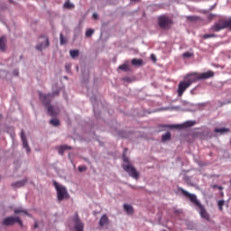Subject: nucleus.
Instances as JSON below:
<instances>
[{"instance_id": "28", "label": "nucleus", "mask_w": 231, "mask_h": 231, "mask_svg": "<svg viewBox=\"0 0 231 231\" xmlns=\"http://www.w3.org/2000/svg\"><path fill=\"white\" fill-rule=\"evenodd\" d=\"M60 44L68 43V39H66L62 33L60 34Z\"/></svg>"}, {"instance_id": "41", "label": "nucleus", "mask_w": 231, "mask_h": 231, "mask_svg": "<svg viewBox=\"0 0 231 231\" xmlns=\"http://www.w3.org/2000/svg\"><path fill=\"white\" fill-rule=\"evenodd\" d=\"M35 228H37V224H35Z\"/></svg>"}, {"instance_id": "22", "label": "nucleus", "mask_w": 231, "mask_h": 231, "mask_svg": "<svg viewBox=\"0 0 231 231\" xmlns=\"http://www.w3.org/2000/svg\"><path fill=\"white\" fill-rule=\"evenodd\" d=\"M50 124L54 127H58V125H60V121L57 118H54V119H51Z\"/></svg>"}, {"instance_id": "16", "label": "nucleus", "mask_w": 231, "mask_h": 231, "mask_svg": "<svg viewBox=\"0 0 231 231\" xmlns=\"http://www.w3.org/2000/svg\"><path fill=\"white\" fill-rule=\"evenodd\" d=\"M124 208H125L126 214H128L129 216H133V214L134 213V209L133 208V206H131L129 204H125Z\"/></svg>"}, {"instance_id": "6", "label": "nucleus", "mask_w": 231, "mask_h": 231, "mask_svg": "<svg viewBox=\"0 0 231 231\" xmlns=\"http://www.w3.org/2000/svg\"><path fill=\"white\" fill-rule=\"evenodd\" d=\"M123 169L124 171H125V172H127V174L131 177L134 178V180H138L140 178V173H138V171H136V168H134V166H133V164L128 163L123 164Z\"/></svg>"}, {"instance_id": "21", "label": "nucleus", "mask_w": 231, "mask_h": 231, "mask_svg": "<svg viewBox=\"0 0 231 231\" xmlns=\"http://www.w3.org/2000/svg\"><path fill=\"white\" fill-rule=\"evenodd\" d=\"M215 133H220V134H223L224 133H230V129H228V128H215Z\"/></svg>"}, {"instance_id": "34", "label": "nucleus", "mask_w": 231, "mask_h": 231, "mask_svg": "<svg viewBox=\"0 0 231 231\" xmlns=\"http://www.w3.org/2000/svg\"><path fill=\"white\" fill-rule=\"evenodd\" d=\"M78 170H79V172H84V171H88V167L79 166Z\"/></svg>"}, {"instance_id": "39", "label": "nucleus", "mask_w": 231, "mask_h": 231, "mask_svg": "<svg viewBox=\"0 0 231 231\" xmlns=\"http://www.w3.org/2000/svg\"><path fill=\"white\" fill-rule=\"evenodd\" d=\"M93 19H98V14L97 13L93 14Z\"/></svg>"}, {"instance_id": "4", "label": "nucleus", "mask_w": 231, "mask_h": 231, "mask_svg": "<svg viewBox=\"0 0 231 231\" xmlns=\"http://www.w3.org/2000/svg\"><path fill=\"white\" fill-rule=\"evenodd\" d=\"M53 185L56 189L58 201H64V199H69V193H68V189H66V187L60 186L55 180L53 181Z\"/></svg>"}, {"instance_id": "18", "label": "nucleus", "mask_w": 231, "mask_h": 231, "mask_svg": "<svg viewBox=\"0 0 231 231\" xmlns=\"http://www.w3.org/2000/svg\"><path fill=\"white\" fill-rule=\"evenodd\" d=\"M132 66H143V60L140 59H133Z\"/></svg>"}, {"instance_id": "25", "label": "nucleus", "mask_w": 231, "mask_h": 231, "mask_svg": "<svg viewBox=\"0 0 231 231\" xmlns=\"http://www.w3.org/2000/svg\"><path fill=\"white\" fill-rule=\"evenodd\" d=\"M171 132H168V133H166L165 134H163L162 136V142H169V140H171Z\"/></svg>"}, {"instance_id": "7", "label": "nucleus", "mask_w": 231, "mask_h": 231, "mask_svg": "<svg viewBox=\"0 0 231 231\" xmlns=\"http://www.w3.org/2000/svg\"><path fill=\"white\" fill-rule=\"evenodd\" d=\"M15 223H18L20 226H23V220L19 217H7L4 218L2 225L4 226H12L15 225Z\"/></svg>"}, {"instance_id": "42", "label": "nucleus", "mask_w": 231, "mask_h": 231, "mask_svg": "<svg viewBox=\"0 0 231 231\" xmlns=\"http://www.w3.org/2000/svg\"><path fill=\"white\" fill-rule=\"evenodd\" d=\"M152 57H154V55H152Z\"/></svg>"}, {"instance_id": "14", "label": "nucleus", "mask_w": 231, "mask_h": 231, "mask_svg": "<svg viewBox=\"0 0 231 231\" xmlns=\"http://www.w3.org/2000/svg\"><path fill=\"white\" fill-rule=\"evenodd\" d=\"M0 51H6V37L5 36L0 38Z\"/></svg>"}, {"instance_id": "24", "label": "nucleus", "mask_w": 231, "mask_h": 231, "mask_svg": "<svg viewBox=\"0 0 231 231\" xmlns=\"http://www.w3.org/2000/svg\"><path fill=\"white\" fill-rule=\"evenodd\" d=\"M79 53L80 52L79 51V50H71L69 51V55L72 59H75V57H79Z\"/></svg>"}, {"instance_id": "5", "label": "nucleus", "mask_w": 231, "mask_h": 231, "mask_svg": "<svg viewBox=\"0 0 231 231\" xmlns=\"http://www.w3.org/2000/svg\"><path fill=\"white\" fill-rule=\"evenodd\" d=\"M158 24L162 30H169L174 24V22L171 17L163 14L158 17Z\"/></svg>"}, {"instance_id": "10", "label": "nucleus", "mask_w": 231, "mask_h": 231, "mask_svg": "<svg viewBox=\"0 0 231 231\" xmlns=\"http://www.w3.org/2000/svg\"><path fill=\"white\" fill-rule=\"evenodd\" d=\"M41 39H42V41L36 45V50L42 51V50L50 46V40L48 39V36H42Z\"/></svg>"}, {"instance_id": "2", "label": "nucleus", "mask_w": 231, "mask_h": 231, "mask_svg": "<svg viewBox=\"0 0 231 231\" xmlns=\"http://www.w3.org/2000/svg\"><path fill=\"white\" fill-rule=\"evenodd\" d=\"M194 82H196V79L192 77V74L188 75L185 78L184 81H180L179 83L178 90H177L178 96L183 97V94L185 93V91H187V89H189V88H190V86H192Z\"/></svg>"}, {"instance_id": "17", "label": "nucleus", "mask_w": 231, "mask_h": 231, "mask_svg": "<svg viewBox=\"0 0 231 231\" xmlns=\"http://www.w3.org/2000/svg\"><path fill=\"white\" fill-rule=\"evenodd\" d=\"M58 114H59V110H55L53 108V106H48V115H50V116H57Z\"/></svg>"}, {"instance_id": "3", "label": "nucleus", "mask_w": 231, "mask_h": 231, "mask_svg": "<svg viewBox=\"0 0 231 231\" xmlns=\"http://www.w3.org/2000/svg\"><path fill=\"white\" fill-rule=\"evenodd\" d=\"M230 30L231 32V18L225 19L221 18L217 23H215L209 29V32H221V30Z\"/></svg>"}, {"instance_id": "31", "label": "nucleus", "mask_w": 231, "mask_h": 231, "mask_svg": "<svg viewBox=\"0 0 231 231\" xmlns=\"http://www.w3.org/2000/svg\"><path fill=\"white\" fill-rule=\"evenodd\" d=\"M186 19L188 21L194 22V21H199V17H198V16H187Z\"/></svg>"}, {"instance_id": "35", "label": "nucleus", "mask_w": 231, "mask_h": 231, "mask_svg": "<svg viewBox=\"0 0 231 231\" xmlns=\"http://www.w3.org/2000/svg\"><path fill=\"white\" fill-rule=\"evenodd\" d=\"M25 214L26 216H28V212L21 210V209H14V214H21V213Z\"/></svg>"}, {"instance_id": "13", "label": "nucleus", "mask_w": 231, "mask_h": 231, "mask_svg": "<svg viewBox=\"0 0 231 231\" xmlns=\"http://www.w3.org/2000/svg\"><path fill=\"white\" fill-rule=\"evenodd\" d=\"M76 231H84V224L79 218V214L76 213V224H75Z\"/></svg>"}, {"instance_id": "36", "label": "nucleus", "mask_w": 231, "mask_h": 231, "mask_svg": "<svg viewBox=\"0 0 231 231\" xmlns=\"http://www.w3.org/2000/svg\"><path fill=\"white\" fill-rule=\"evenodd\" d=\"M65 69H66V71L70 72L71 71V64L67 63L65 65Z\"/></svg>"}, {"instance_id": "32", "label": "nucleus", "mask_w": 231, "mask_h": 231, "mask_svg": "<svg viewBox=\"0 0 231 231\" xmlns=\"http://www.w3.org/2000/svg\"><path fill=\"white\" fill-rule=\"evenodd\" d=\"M123 161L125 162V163H126V165H129V158H127V156H125V152L123 153Z\"/></svg>"}, {"instance_id": "29", "label": "nucleus", "mask_w": 231, "mask_h": 231, "mask_svg": "<svg viewBox=\"0 0 231 231\" xmlns=\"http://www.w3.org/2000/svg\"><path fill=\"white\" fill-rule=\"evenodd\" d=\"M193 56H194V53L189 52V51H186L182 54V57H184L185 59H189V57H193Z\"/></svg>"}, {"instance_id": "30", "label": "nucleus", "mask_w": 231, "mask_h": 231, "mask_svg": "<svg viewBox=\"0 0 231 231\" xmlns=\"http://www.w3.org/2000/svg\"><path fill=\"white\" fill-rule=\"evenodd\" d=\"M93 33H95V30L88 29L86 32V37H91V35H93Z\"/></svg>"}, {"instance_id": "11", "label": "nucleus", "mask_w": 231, "mask_h": 231, "mask_svg": "<svg viewBox=\"0 0 231 231\" xmlns=\"http://www.w3.org/2000/svg\"><path fill=\"white\" fill-rule=\"evenodd\" d=\"M192 125H194L193 121H187L182 125H168V127L170 129H185L187 127H192Z\"/></svg>"}, {"instance_id": "38", "label": "nucleus", "mask_w": 231, "mask_h": 231, "mask_svg": "<svg viewBox=\"0 0 231 231\" xmlns=\"http://www.w3.org/2000/svg\"><path fill=\"white\" fill-rule=\"evenodd\" d=\"M212 188H213V189H218V190H223V187L218 186V185H216V184L213 185Z\"/></svg>"}, {"instance_id": "19", "label": "nucleus", "mask_w": 231, "mask_h": 231, "mask_svg": "<svg viewBox=\"0 0 231 231\" xmlns=\"http://www.w3.org/2000/svg\"><path fill=\"white\" fill-rule=\"evenodd\" d=\"M71 151V146H68V145H61L59 149V152L60 154H64V151Z\"/></svg>"}, {"instance_id": "8", "label": "nucleus", "mask_w": 231, "mask_h": 231, "mask_svg": "<svg viewBox=\"0 0 231 231\" xmlns=\"http://www.w3.org/2000/svg\"><path fill=\"white\" fill-rule=\"evenodd\" d=\"M191 77L196 79V82H198V80H207V79H212V77H214V71L208 70V72H203L201 74L193 73L191 74Z\"/></svg>"}, {"instance_id": "26", "label": "nucleus", "mask_w": 231, "mask_h": 231, "mask_svg": "<svg viewBox=\"0 0 231 231\" xmlns=\"http://www.w3.org/2000/svg\"><path fill=\"white\" fill-rule=\"evenodd\" d=\"M216 37H217V34H215V33H210V34H204V35L202 36V39H204V40H207V39H216Z\"/></svg>"}, {"instance_id": "1", "label": "nucleus", "mask_w": 231, "mask_h": 231, "mask_svg": "<svg viewBox=\"0 0 231 231\" xmlns=\"http://www.w3.org/2000/svg\"><path fill=\"white\" fill-rule=\"evenodd\" d=\"M180 191L185 198H189V199L193 203V205H196V207H199V212L200 215V217L202 219H206V221H210V215L207 212V209H205V207L198 200V197L194 194H190L189 191L183 189V188L180 189Z\"/></svg>"}, {"instance_id": "33", "label": "nucleus", "mask_w": 231, "mask_h": 231, "mask_svg": "<svg viewBox=\"0 0 231 231\" xmlns=\"http://www.w3.org/2000/svg\"><path fill=\"white\" fill-rule=\"evenodd\" d=\"M225 205V200H219L218 201V208L220 210H223V206Z\"/></svg>"}, {"instance_id": "27", "label": "nucleus", "mask_w": 231, "mask_h": 231, "mask_svg": "<svg viewBox=\"0 0 231 231\" xmlns=\"http://www.w3.org/2000/svg\"><path fill=\"white\" fill-rule=\"evenodd\" d=\"M118 69H121L122 71H129V65L123 64V65H120Z\"/></svg>"}, {"instance_id": "12", "label": "nucleus", "mask_w": 231, "mask_h": 231, "mask_svg": "<svg viewBox=\"0 0 231 231\" xmlns=\"http://www.w3.org/2000/svg\"><path fill=\"white\" fill-rule=\"evenodd\" d=\"M21 138L23 149H26V152H31L32 149H30V145L28 144V141L26 140V134H24V131H22Z\"/></svg>"}, {"instance_id": "9", "label": "nucleus", "mask_w": 231, "mask_h": 231, "mask_svg": "<svg viewBox=\"0 0 231 231\" xmlns=\"http://www.w3.org/2000/svg\"><path fill=\"white\" fill-rule=\"evenodd\" d=\"M40 100L48 107L50 106L51 100H53V96L51 94H43L40 92Z\"/></svg>"}, {"instance_id": "40", "label": "nucleus", "mask_w": 231, "mask_h": 231, "mask_svg": "<svg viewBox=\"0 0 231 231\" xmlns=\"http://www.w3.org/2000/svg\"><path fill=\"white\" fill-rule=\"evenodd\" d=\"M53 97H55V96H59V91H55V92H53L52 94H51Z\"/></svg>"}, {"instance_id": "15", "label": "nucleus", "mask_w": 231, "mask_h": 231, "mask_svg": "<svg viewBox=\"0 0 231 231\" xmlns=\"http://www.w3.org/2000/svg\"><path fill=\"white\" fill-rule=\"evenodd\" d=\"M99 225L101 226H106V225H109V218L107 217V215H103L99 220Z\"/></svg>"}, {"instance_id": "37", "label": "nucleus", "mask_w": 231, "mask_h": 231, "mask_svg": "<svg viewBox=\"0 0 231 231\" xmlns=\"http://www.w3.org/2000/svg\"><path fill=\"white\" fill-rule=\"evenodd\" d=\"M13 75H14V77H19V70L18 69H14L13 71Z\"/></svg>"}, {"instance_id": "23", "label": "nucleus", "mask_w": 231, "mask_h": 231, "mask_svg": "<svg viewBox=\"0 0 231 231\" xmlns=\"http://www.w3.org/2000/svg\"><path fill=\"white\" fill-rule=\"evenodd\" d=\"M26 184V180H19L15 183H13L12 186L13 187H24V185Z\"/></svg>"}, {"instance_id": "20", "label": "nucleus", "mask_w": 231, "mask_h": 231, "mask_svg": "<svg viewBox=\"0 0 231 231\" xmlns=\"http://www.w3.org/2000/svg\"><path fill=\"white\" fill-rule=\"evenodd\" d=\"M64 8H67V10H73V8H75V5L71 4V2L68 0L64 4Z\"/></svg>"}]
</instances>
